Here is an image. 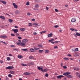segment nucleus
Returning <instances> with one entry per match:
<instances>
[{
  "label": "nucleus",
  "instance_id": "1",
  "mask_svg": "<svg viewBox=\"0 0 80 80\" xmlns=\"http://www.w3.org/2000/svg\"><path fill=\"white\" fill-rule=\"evenodd\" d=\"M28 42V40L27 39H24L22 41V43H20L21 46H22L23 47H25L26 46L25 43Z\"/></svg>",
  "mask_w": 80,
  "mask_h": 80
},
{
  "label": "nucleus",
  "instance_id": "2",
  "mask_svg": "<svg viewBox=\"0 0 80 80\" xmlns=\"http://www.w3.org/2000/svg\"><path fill=\"white\" fill-rule=\"evenodd\" d=\"M63 75H65V76H67V77L68 78H72V77L71 75H70V72H64L63 74Z\"/></svg>",
  "mask_w": 80,
  "mask_h": 80
},
{
  "label": "nucleus",
  "instance_id": "3",
  "mask_svg": "<svg viewBox=\"0 0 80 80\" xmlns=\"http://www.w3.org/2000/svg\"><path fill=\"white\" fill-rule=\"evenodd\" d=\"M38 69L39 70H41V72H43V73H44L45 72H47V69H45L43 70V68H41L40 67H38Z\"/></svg>",
  "mask_w": 80,
  "mask_h": 80
},
{
  "label": "nucleus",
  "instance_id": "4",
  "mask_svg": "<svg viewBox=\"0 0 80 80\" xmlns=\"http://www.w3.org/2000/svg\"><path fill=\"white\" fill-rule=\"evenodd\" d=\"M1 38H7V36L6 35H1L0 36Z\"/></svg>",
  "mask_w": 80,
  "mask_h": 80
},
{
  "label": "nucleus",
  "instance_id": "5",
  "mask_svg": "<svg viewBox=\"0 0 80 80\" xmlns=\"http://www.w3.org/2000/svg\"><path fill=\"white\" fill-rule=\"evenodd\" d=\"M6 69H12L14 68V67L13 66H8L6 68Z\"/></svg>",
  "mask_w": 80,
  "mask_h": 80
},
{
  "label": "nucleus",
  "instance_id": "6",
  "mask_svg": "<svg viewBox=\"0 0 80 80\" xmlns=\"http://www.w3.org/2000/svg\"><path fill=\"white\" fill-rule=\"evenodd\" d=\"M12 5L14 6V8H18V6L16 5V4H15V3H13Z\"/></svg>",
  "mask_w": 80,
  "mask_h": 80
},
{
  "label": "nucleus",
  "instance_id": "7",
  "mask_svg": "<svg viewBox=\"0 0 80 80\" xmlns=\"http://www.w3.org/2000/svg\"><path fill=\"white\" fill-rule=\"evenodd\" d=\"M12 31H14V33H17L18 32V30L17 29H12Z\"/></svg>",
  "mask_w": 80,
  "mask_h": 80
},
{
  "label": "nucleus",
  "instance_id": "8",
  "mask_svg": "<svg viewBox=\"0 0 80 80\" xmlns=\"http://www.w3.org/2000/svg\"><path fill=\"white\" fill-rule=\"evenodd\" d=\"M72 50H73V51H74V52H77L78 51V48H76L75 49H72Z\"/></svg>",
  "mask_w": 80,
  "mask_h": 80
},
{
  "label": "nucleus",
  "instance_id": "9",
  "mask_svg": "<svg viewBox=\"0 0 80 80\" xmlns=\"http://www.w3.org/2000/svg\"><path fill=\"white\" fill-rule=\"evenodd\" d=\"M63 77L64 76L63 75H59V76H58L57 77V78H58V79H61V78H62V77Z\"/></svg>",
  "mask_w": 80,
  "mask_h": 80
},
{
  "label": "nucleus",
  "instance_id": "10",
  "mask_svg": "<svg viewBox=\"0 0 80 80\" xmlns=\"http://www.w3.org/2000/svg\"><path fill=\"white\" fill-rule=\"evenodd\" d=\"M38 47H39V48H43V45L42 44H38Z\"/></svg>",
  "mask_w": 80,
  "mask_h": 80
},
{
  "label": "nucleus",
  "instance_id": "11",
  "mask_svg": "<svg viewBox=\"0 0 80 80\" xmlns=\"http://www.w3.org/2000/svg\"><path fill=\"white\" fill-rule=\"evenodd\" d=\"M76 18H73L71 19V22H76Z\"/></svg>",
  "mask_w": 80,
  "mask_h": 80
},
{
  "label": "nucleus",
  "instance_id": "12",
  "mask_svg": "<svg viewBox=\"0 0 80 80\" xmlns=\"http://www.w3.org/2000/svg\"><path fill=\"white\" fill-rule=\"evenodd\" d=\"M24 74L26 75H30V73L28 72H25L24 73Z\"/></svg>",
  "mask_w": 80,
  "mask_h": 80
},
{
  "label": "nucleus",
  "instance_id": "13",
  "mask_svg": "<svg viewBox=\"0 0 80 80\" xmlns=\"http://www.w3.org/2000/svg\"><path fill=\"white\" fill-rule=\"evenodd\" d=\"M0 18H2L3 20H5V18L4 16H0Z\"/></svg>",
  "mask_w": 80,
  "mask_h": 80
},
{
  "label": "nucleus",
  "instance_id": "14",
  "mask_svg": "<svg viewBox=\"0 0 80 80\" xmlns=\"http://www.w3.org/2000/svg\"><path fill=\"white\" fill-rule=\"evenodd\" d=\"M74 56H75V57H78L79 56V55L78 54V53H75L73 54Z\"/></svg>",
  "mask_w": 80,
  "mask_h": 80
},
{
  "label": "nucleus",
  "instance_id": "15",
  "mask_svg": "<svg viewBox=\"0 0 80 80\" xmlns=\"http://www.w3.org/2000/svg\"><path fill=\"white\" fill-rule=\"evenodd\" d=\"M52 35H52V33H51L50 34H48V37L50 38V37H52Z\"/></svg>",
  "mask_w": 80,
  "mask_h": 80
},
{
  "label": "nucleus",
  "instance_id": "16",
  "mask_svg": "<svg viewBox=\"0 0 80 80\" xmlns=\"http://www.w3.org/2000/svg\"><path fill=\"white\" fill-rule=\"evenodd\" d=\"M0 2H2L4 5H6V3H7V2L5 1H1Z\"/></svg>",
  "mask_w": 80,
  "mask_h": 80
},
{
  "label": "nucleus",
  "instance_id": "17",
  "mask_svg": "<svg viewBox=\"0 0 80 80\" xmlns=\"http://www.w3.org/2000/svg\"><path fill=\"white\" fill-rule=\"evenodd\" d=\"M43 52V50H40L38 51V52L39 53H42Z\"/></svg>",
  "mask_w": 80,
  "mask_h": 80
},
{
  "label": "nucleus",
  "instance_id": "18",
  "mask_svg": "<svg viewBox=\"0 0 80 80\" xmlns=\"http://www.w3.org/2000/svg\"><path fill=\"white\" fill-rule=\"evenodd\" d=\"M30 51L31 52H33L35 51V50L33 48H31L30 50Z\"/></svg>",
  "mask_w": 80,
  "mask_h": 80
},
{
  "label": "nucleus",
  "instance_id": "19",
  "mask_svg": "<svg viewBox=\"0 0 80 80\" xmlns=\"http://www.w3.org/2000/svg\"><path fill=\"white\" fill-rule=\"evenodd\" d=\"M74 70H76V71H78V70H80V69L79 68H74Z\"/></svg>",
  "mask_w": 80,
  "mask_h": 80
},
{
  "label": "nucleus",
  "instance_id": "20",
  "mask_svg": "<svg viewBox=\"0 0 80 80\" xmlns=\"http://www.w3.org/2000/svg\"><path fill=\"white\" fill-rule=\"evenodd\" d=\"M15 13L17 14H18L20 13V11L18 10H17L15 11Z\"/></svg>",
  "mask_w": 80,
  "mask_h": 80
},
{
  "label": "nucleus",
  "instance_id": "21",
  "mask_svg": "<svg viewBox=\"0 0 80 80\" xmlns=\"http://www.w3.org/2000/svg\"><path fill=\"white\" fill-rule=\"evenodd\" d=\"M34 50H40V48L34 47Z\"/></svg>",
  "mask_w": 80,
  "mask_h": 80
},
{
  "label": "nucleus",
  "instance_id": "22",
  "mask_svg": "<svg viewBox=\"0 0 80 80\" xmlns=\"http://www.w3.org/2000/svg\"><path fill=\"white\" fill-rule=\"evenodd\" d=\"M74 35H75L76 36V35H77V36H80V34L78 33V32H76V34H74Z\"/></svg>",
  "mask_w": 80,
  "mask_h": 80
},
{
  "label": "nucleus",
  "instance_id": "23",
  "mask_svg": "<svg viewBox=\"0 0 80 80\" xmlns=\"http://www.w3.org/2000/svg\"><path fill=\"white\" fill-rule=\"evenodd\" d=\"M49 52V50H46L45 51V53H48V52Z\"/></svg>",
  "mask_w": 80,
  "mask_h": 80
},
{
  "label": "nucleus",
  "instance_id": "24",
  "mask_svg": "<svg viewBox=\"0 0 80 80\" xmlns=\"http://www.w3.org/2000/svg\"><path fill=\"white\" fill-rule=\"evenodd\" d=\"M18 58H23V56L21 55H19L18 56Z\"/></svg>",
  "mask_w": 80,
  "mask_h": 80
},
{
  "label": "nucleus",
  "instance_id": "25",
  "mask_svg": "<svg viewBox=\"0 0 80 80\" xmlns=\"http://www.w3.org/2000/svg\"><path fill=\"white\" fill-rule=\"evenodd\" d=\"M14 73H15V72L12 71H10V73H11V74H14Z\"/></svg>",
  "mask_w": 80,
  "mask_h": 80
},
{
  "label": "nucleus",
  "instance_id": "26",
  "mask_svg": "<svg viewBox=\"0 0 80 80\" xmlns=\"http://www.w3.org/2000/svg\"><path fill=\"white\" fill-rule=\"evenodd\" d=\"M20 30L21 31H25V29L24 28H20Z\"/></svg>",
  "mask_w": 80,
  "mask_h": 80
},
{
  "label": "nucleus",
  "instance_id": "27",
  "mask_svg": "<svg viewBox=\"0 0 80 80\" xmlns=\"http://www.w3.org/2000/svg\"><path fill=\"white\" fill-rule=\"evenodd\" d=\"M21 50L22 51H28V49H22Z\"/></svg>",
  "mask_w": 80,
  "mask_h": 80
},
{
  "label": "nucleus",
  "instance_id": "28",
  "mask_svg": "<svg viewBox=\"0 0 80 80\" xmlns=\"http://www.w3.org/2000/svg\"><path fill=\"white\" fill-rule=\"evenodd\" d=\"M21 65H22V66H23L24 67H26L27 66V64H22Z\"/></svg>",
  "mask_w": 80,
  "mask_h": 80
},
{
  "label": "nucleus",
  "instance_id": "29",
  "mask_svg": "<svg viewBox=\"0 0 80 80\" xmlns=\"http://www.w3.org/2000/svg\"><path fill=\"white\" fill-rule=\"evenodd\" d=\"M8 21L9 22H13V20L11 19H9Z\"/></svg>",
  "mask_w": 80,
  "mask_h": 80
},
{
  "label": "nucleus",
  "instance_id": "30",
  "mask_svg": "<svg viewBox=\"0 0 80 80\" xmlns=\"http://www.w3.org/2000/svg\"><path fill=\"white\" fill-rule=\"evenodd\" d=\"M35 8H38L39 7L38 4H36L35 6Z\"/></svg>",
  "mask_w": 80,
  "mask_h": 80
},
{
  "label": "nucleus",
  "instance_id": "31",
  "mask_svg": "<svg viewBox=\"0 0 80 80\" xmlns=\"http://www.w3.org/2000/svg\"><path fill=\"white\" fill-rule=\"evenodd\" d=\"M8 77H10V78H12V76L11 74H9L8 75Z\"/></svg>",
  "mask_w": 80,
  "mask_h": 80
},
{
  "label": "nucleus",
  "instance_id": "32",
  "mask_svg": "<svg viewBox=\"0 0 80 80\" xmlns=\"http://www.w3.org/2000/svg\"><path fill=\"white\" fill-rule=\"evenodd\" d=\"M30 59H33V56H30L29 57Z\"/></svg>",
  "mask_w": 80,
  "mask_h": 80
},
{
  "label": "nucleus",
  "instance_id": "33",
  "mask_svg": "<svg viewBox=\"0 0 80 80\" xmlns=\"http://www.w3.org/2000/svg\"><path fill=\"white\" fill-rule=\"evenodd\" d=\"M28 26L29 27H31L32 26V23H29Z\"/></svg>",
  "mask_w": 80,
  "mask_h": 80
},
{
  "label": "nucleus",
  "instance_id": "34",
  "mask_svg": "<svg viewBox=\"0 0 80 80\" xmlns=\"http://www.w3.org/2000/svg\"><path fill=\"white\" fill-rule=\"evenodd\" d=\"M0 43H2H2H4L5 45H7V43L5 42H3V41H0Z\"/></svg>",
  "mask_w": 80,
  "mask_h": 80
},
{
  "label": "nucleus",
  "instance_id": "35",
  "mask_svg": "<svg viewBox=\"0 0 80 80\" xmlns=\"http://www.w3.org/2000/svg\"><path fill=\"white\" fill-rule=\"evenodd\" d=\"M50 7H46V10H48V9H49V8H50Z\"/></svg>",
  "mask_w": 80,
  "mask_h": 80
},
{
  "label": "nucleus",
  "instance_id": "36",
  "mask_svg": "<svg viewBox=\"0 0 80 80\" xmlns=\"http://www.w3.org/2000/svg\"><path fill=\"white\" fill-rule=\"evenodd\" d=\"M76 74V75H77L78 77H79V73L78 72H77Z\"/></svg>",
  "mask_w": 80,
  "mask_h": 80
},
{
  "label": "nucleus",
  "instance_id": "37",
  "mask_svg": "<svg viewBox=\"0 0 80 80\" xmlns=\"http://www.w3.org/2000/svg\"><path fill=\"white\" fill-rule=\"evenodd\" d=\"M7 59L8 61H9V60H10V58L9 57L7 58Z\"/></svg>",
  "mask_w": 80,
  "mask_h": 80
},
{
  "label": "nucleus",
  "instance_id": "38",
  "mask_svg": "<svg viewBox=\"0 0 80 80\" xmlns=\"http://www.w3.org/2000/svg\"><path fill=\"white\" fill-rule=\"evenodd\" d=\"M63 68H64V69H66V68H67V66H63Z\"/></svg>",
  "mask_w": 80,
  "mask_h": 80
},
{
  "label": "nucleus",
  "instance_id": "39",
  "mask_svg": "<svg viewBox=\"0 0 80 80\" xmlns=\"http://www.w3.org/2000/svg\"><path fill=\"white\" fill-rule=\"evenodd\" d=\"M30 4V3L29 2H27L26 4V5L28 6V5H29Z\"/></svg>",
  "mask_w": 80,
  "mask_h": 80
},
{
  "label": "nucleus",
  "instance_id": "40",
  "mask_svg": "<svg viewBox=\"0 0 80 80\" xmlns=\"http://www.w3.org/2000/svg\"><path fill=\"white\" fill-rule=\"evenodd\" d=\"M64 60H68V58H64Z\"/></svg>",
  "mask_w": 80,
  "mask_h": 80
},
{
  "label": "nucleus",
  "instance_id": "41",
  "mask_svg": "<svg viewBox=\"0 0 80 80\" xmlns=\"http://www.w3.org/2000/svg\"><path fill=\"white\" fill-rule=\"evenodd\" d=\"M27 15H28V16H29V15H30L31 14L30 13L28 12L27 13Z\"/></svg>",
  "mask_w": 80,
  "mask_h": 80
},
{
  "label": "nucleus",
  "instance_id": "42",
  "mask_svg": "<svg viewBox=\"0 0 80 80\" xmlns=\"http://www.w3.org/2000/svg\"><path fill=\"white\" fill-rule=\"evenodd\" d=\"M33 34L34 35H36L37 34V33L36 32H34L33 33Z\"/></svg>",
  "mask_w": 80,
  "mask_h": 80
},
{
  "label": "nucleus",
  "instance_id": "43",
  "mask_svg": "<svg viewBox=\"0 0 80 80\" xmlns=\"http://www.w3.org/2000/svg\"><path fill=\"white\" fill-rule=\"evenodd\" d=\"M70 30H71L72 31H74V30L75 29H74L73 28H71L70 29Z\"/></svg>",
  "mask_w": 80,
  "mask_h": 80
},
{
  "label": "nucleus",
  "instance_id": "44",
  "mask_svg": "<svg viewBox=\"0 0 80 80\" xmlns=\"http://www.w3.org/2000/svg\"><path fill=\"white\" fill-rule=\"evenodd\" d=\"M45 76L47 77H48V73H46L45 75Z\"/></svg>",
  "mask_w": 80,
  "mask_h": 80
},
{
  "label": "nucleus",
  "instance_id": "45",
  "mask_svg": "<svg viewBox=\"0 0 80 80\" xmlns=\"http://www.w3.org/2000/svg\"><path fill=\"white\" fill-rule=\"evenodd\" d=\"M58 27H59V26L58 25H56L54 26V28H57Z\"/></svg>",
  "mask_w": 80,
  "mask_h": 80
},
{
  "label": "nucleus",
  "instance_id": "46",
  "mask_svg": "<svg viewBox=\"0 0 80 80\" xmlns=\"http://www.w3.org/2000/svg\"><path fill=\"white\" fill-rule=\"evenodd\" d=\"M17 45H20V43H20V42H17Z\"/></svg>",
  "mask_w": 80,
  "mask_h": 80
},
{
  "label": "nucleus",
  "instance_id": "47",
  "mask_svg": "<svg viewBox=\"0 0 80 80\" xmlns=\"http://www.w3.org/2000/svg\"><path fill=\"white\" fill-rule=\"evenodd\" d=\"M54 48H58V47H57V46H54Z\"/></svg>",
  "mask_w": 80,
  "mask_h": 80
},
{
  "label": "nucleus",
  "instance_id": "48",
  "mask_svg": "<svg viewBox=\"0 0 80 80\" xmlns=\"http://www.w3.org/2000/svg\"><path fill=\"white\" fill-rule=\"evenodd\" d=\"M11 36H15V35L14 34H11Z\"/></svg>",
  "mask_w": 80,
  "mask_h": 80
},
{
  "label": "nucleus",
  "instance_id": "49",
  "mask_svg": "<svg viewBox=\"0 0 80 80\" xmlns=\"http://www.w3.org/2000/svg\"><path fill=\"white\" fill-rule=\"evenodd\" d=\"M13 50H16V51H18V49H17L16 48V49L14 48V49H13Z\"/></svg>",
  "mask_w": 80,
  "mask_h": 80
},
{
  "label": "nucleus",
  "instance_id": "50",
  "mask_svg": "<svg viewBox=\"0 0 80 80\" xmlns=\"http://www.w3.org/2000/svg\"><path fill=\"white\" fill-rule=\"evenodd\" d=\"M58 41H55L54 42V43H58Z\"/></svg>",
  "mask_w": 80,
  "mask_h": 80
},
{
  "label": "nucleus",
  "instance_id": "51",
  "mask_svg": "<svg viewBox=\"0 0 80 80\" xmlns=\"http://www.w3.org/2000/svg\"><path fill=\"white\" fill-rule=\"evenodd\" d=\"M55 12H58V10H57V9H55Z\"/></svg>",
  "mask_w": 80,
  "mask_h": 80
},
{
  "label": "nucleus",
  "instance_id": "52",
  "mask_svg": "<svg viewBox=\"0 0 80 80\" xmlns=\"http://www.w3.org/2000/svg\"><path fill=\"white\" fill-rule=\"evenodd\" d=\"M33 25H37V24L36 23H33Z\"/></svg>",
  "mask_w": 80,
  "mask_h": 80
},
{
  "label": "nucleus",
  "instance_id": "53",
  "mask_svg": "<svg viewBox=\"0 0 80 80\" xmlns=\"http://www.w3.org/2000/svg\"><path fill=\"white\" fill-rule=\"evenodd\" d=\"M32 21H33V22H34L35 20V19H32Z\"/></svg>",
  "mask_w": 80,
  "mask_h": 80
},
{
  "label": "nucleus",
  "instance_id": "54",
  "mask_svg": "<svg viewBox=\"0 0 80 80\" xmlns=\"http://www.w3.org/2000/svg\"><path fill=\"white\" fill-rule=\"evenodd\" d=\"M68 57H72V55L71 54H68Z\"/></svg>",
  "mask_w": 80,
  "mask_h": 80
},
{
  "label": "nucleus",
  "instance_id": "55",
  "mask_svg": "<svg viewBox=\"0 0 80 80\" xmlns=\"http://www.w3.org/2000/svg\"><path fill=\"white\" fill-rule=\"evenodd\" d=\"M18 38L19 39H22V37H18Z\"/></svg>",
  "mask_w": 80,
  "mask_h": 80
},
{
  "label": "nucleus",
  "instance_id": "56",
  "mask_svg": "<svg viewBox=\"0 0 80 80\" xmlns=\"http://www.w3.org/2000/svg\"><path fill=\"white\" fill-rule=\"evenodd\" d=\"M14 27L15 28H18V27L17 26H14Z\"/></svg>",
  "mask_w": 80,
  "mask_h": 80
},
{
  "label": "nucleus",
  "instance_id": "57",
  "mask_svg": "<svg viewBox=\"0 0 80 80\" xmlns=\"http://www.w3.org/2000/svg\"><path fill=\"white\" fill-rule=\"evenodd\" d=\"M47 7H50V8H51V6L50 5H48Z\"/></svg>",
  "mask_w": 80,
  "mask_h": 80
},
{
  "label": "nucleus",
  "instance_id": "58",
  "mask_svg": "<svg viewBox=\"0 0 80 80\" xmlns=\"http://www.w3.org/2000/svg\"><path fill=\"white\" fill-rule=\"evenodd\" d=\"M61 67H62V66H63V63H62V62L61 63Z\"/></svg>",
  "mask_w": 80,
  "mask_h": 80
},
{
  "label": "nucleus",
  "instance_id": "59",
  "mask_svg": "<svg viewBox=\"0 0 80 80\" xmlns=\"http://www.w3.org/2000/svg\"><path fill=\"white\" fill-rule=\"evenodd\" d=\"M11 47H15V46H14V45H11Z\"/></svg>",
  "mask_w": 80,
  "mask_h": 80
},
{
  "label": "nucleus",
  "instance_id": "60",
  "mask_svg": "<svg viewBox=\"0 0 80 80\" xmlns=\"http://www.w3.org/2000/svg\"><path fill=\"white\" fill-rule=\"evenodd\" d=\"M68 5L67 4L66 5H65V7H68Z\"/></svg>",
  "mask_w": 80,
  "mask_h": 80
},
{
  "label": "nucleus",
  "instance_id": "61",
  "mask_svg": "<svg viewBox=\"0 0 80 80\" xmlns=\"http://www.w3.org/2000/svg\"><path fill=\"white\" fill-rule=\"evenodd\" d=\"M51 41L52 42H53V41H55V40L54 39H52Z\"/></svg>",
  "mask_w": 80,
  "mask_h": 80
},
{
  "label": "nucleus",
  "instance_id": "62",
  "mask_svg": "<svg viewBox=\"0 0 80 80\" xmlns=\"http://www.w3.org/2000/svg\"><path fill=\"white\" fill-rule=\"evenodd\" d=\"M16 35L17 36H18V35H19V33H17L16 34Z\"/></svg>",
  "mask_w": 80,
  "mask_h": 80
},
{
  "label": "nucleus",
  "instance_id": "63",
  "mask_svg": "<svg viewBox=\"0 0 80 80\" xmlns=\"http://www.w3.org/2000/svg\"><path fill=\"white\" fill-rule=\"evenodd\" d=\"M51 43H52L53 44H54V43H55V42H52Z\"/></svg>",
  "mask_w": 80,
  "mask_h": 80
},
{
  "label": "nucleus",
  "instance_id": "64",
  "mask_svg": "<svg viewBox=\"0 0 80 80\" xmlns=\"http://www.w3.org/2000/svg\"><path fill=\"white\" fill-rule=\"evenodd\" d=\"M19 80H22V78H20L19 79Z\"/></svg>",
  "mask_w": 80,
  "mask_h": 80
}]
</instances>
